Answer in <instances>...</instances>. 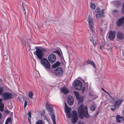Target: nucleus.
<instances>
[{
    "mask_svg": "<svg viewBox=\"0 0 124 124\" xmlns=\"http://www.w3.org/2000/svg\"><path fill=\"white\" fill-rule=\"evenodd\" d=\"M78 112L79 114V116L80 118L82 119L83 117V115L86 118L89 117L87 106H85L83 107V104H81L78 109Z\"/></svg>",
    "mask_w": 124,
    "mask_h": 124,
    "instance_id": "1",
    "label": "nucleus"
},
{
    "mask_svg": "<svg viewBox=\"0 0 124 124\" xmlns=\"http://www.w3.org/2000/svg\"><path fill=\"white\" fill-rule=\"evenodd\" d=\"M48 51L47 48L38 47L36 48L35 52L37 57L39 60H41L44 57V53Z\"/></svg>",
    "mask_w": 124,
    "mask_h": 124,
    "instance_id": "2",
    "label": "nucleus"
},
{
    "mask_svg": "<svg viewBox=\"0 0 124 124\" xmlns=\"http://www.w3.org/2000/svg\"><path fill=\"white\" fill-rule=\"evenodd\" d=\"M13 97V94L9 92H5L2 95V99L4 101L11 99Z\"/></svg>",
    "mask_w": 124,
    "mask_h": 124,
    "instance_id": "3",
    "label": "nucleus"
},
{
    "mask_svg": "<svg viewBox=\"0 0 124 124\" xmlns=\"http://www.w3.org/2000/svg\"><path fill=\"white\" fill-rule=\"evenodd\" d=\"M78 117L75 111H73L72 112V118L71 121L73 124H75L78 120Z\"/></svg>",
    "mask_w": 124,
    "mask_h": 124,
    "instance_id": "4",
    "label": "nucleus"
},
{
    "mask_svg": "<svg viewBox=\"0 0 124 124\" xmlns=\"http://www.w3.org/2000/svg\"><path fill=\"white\" fill-rule=\"evenodd\" d=\"M73 85L75 88L77 90H79L82 87L81 82L78 80H77L73 83Z\"/></svg>",
    "mask_w": 124,
    "mask_h": 124,
    "instance_id": "5",
    "label": "nucleus"
},
{
    "mask_svg": "<svg viewBox=\"0 0 124 124\" xmlns=\"http://www.w3.org/2000/svg\"><path fill=\"white\" fill-rule=\"evenodd\" d=\"M74 93L78 101V104H80V103H82L84 99V97L83 96H80L78 93L77 91H74Z\"/></svg>",
    "mask_w": 124,
    "mask_h": 124,
    "instance_id": "6",
    "label": "nucleus"
},
{
    "mask_svg": "<svg viewBox=\"0 0 124 124\" xmlns=\"http://www.w3.org/2000/svg\"><path fill=\"white\" fill-rule=\"evenodd\" d=\"M123 101V100L122 99H118L115 101L114 102V106L115 108H118L121 104Z\"/></svg>",
    "mask_w": 124,
    "mask_h": 124,
    "instance_id": "7",
    "label": "nucleus"
},
{
    "mask_svg": "<svg viewBox=\"0 0 124 124\" xmlns=\"http://www.w3.org/2000/svg\"><path fill=\"white\" fill-rule=\"evenodd\" d=\"M48 61L50 63H53L55 61L56 56L54 54H51L48 56Z\"/></svg>",
    "mask_w": 124,
    "mask_h": 124,
    "instance_id": "8",
    "label": "nucleus"
},
{
    "mask_svg": "<svg viewBox=\"0 0 124 124\" xmlns=\"http://www.w3.org/2000/svg\"><path fill=\"white\" fill-rule=\"evenodd\" d=\"M54 72L57 76L60 77L63 74V71L61 68L58 67L55 70Z\"/></svg>",
    "mask_w": 124,
    "mask_h": 124,
    "instance_id": "9",
    "label": "nucleus"
},
{
    "mask_svg": "<svg viewBox=\"0 0 124 124\" xmlns=\"http://www.w3.org/2000/svg\"><path fill=\"white\" fill-rule=\"evenodd\" d=\"M93 21V19L89 18L88 21L89 28L93 32L94 31V27Z\"/></svg>",
    "mask_w": 124,
    "mask_h": 124,
    "instance_id": "10",
    "label": "nucleus"
},
{
    "mask_svg": "<svg viewBox=\"0 0 124 124\" xmlns=\"http://www.w3.org/2000/svg\"><path fill=\"white\" fill-rule=\"evenodd\" d=\"M74 102V100L73 97L71 95H69L67 97V102L69 105H72Z\"/></svg>",
    "mask_w": 124,
    "mask_h": 124,
    "instance_id": "11",
    "label": "nucleus"
},
{
    "mask_svg": "<svg viewBox=\"0 0 124 124\" xmlns=\"http://www.w3.org/2000/svg\"><path fill=\"white\" fill-rule=\"evenodd\" d=\"M115 32L110 31L108 33V38L110 40H112L115 36Z\"/></svg>",
    "mask_w": 124,
    "mask_h": 124,
    "instance_id": "12",
    "label": "nucleus"
},
{
    "mask_svg": "<svg viewBox=\"0 0 124 124\" xmlns=\"http://www.w3.org/2000/svg\"><path fill=\"white\" fill-rule=\"evenodd\" d=\"M117 37L120 40H122L124 39V35L122 32H118L117 33Z\"/></svg>",
    "mask_w": 124,
    "mask_h": 124,
    "instance_id": "13",
    "label": "nucleus"
},
{
    "mask_svg": "<svg viewBox=\"0 0 124 124\" xmlns=\"http://www.w3.org/2000/svg\"><path fill=\"white\" fill-rule=\"evenodd\" d=\"M46 106L47 110L50 112H52L53 108L52 105L48 102H47Z\"/></svg>",
    "mask_w": 124,
    "mask_h": 124,
    "instance_id": "14",
    "label": "nucleus"
},
{
    "mask_svg": "<svg viewBox=\"0 0 124 124\" xmlns=\"http://www.w3.org/2000/svg\"><path fill=\"white\" fill-rule=\"evenodd\" d=\"M65 109L66 112V115L69 118H70L71 117V115L70 113V111L71 110V108H68L66 107L65 108Z\"/></svg>",
    "mask_w": 124,
    "mask_h": 124,
    "instance_id": "15",
    "label": "nucleus"
},
{
    "mask_svg": "<svg viewBox=\"0 0 124 124\" xmlns=\"http://www.w3.org/2000/svg\"><path fill=\"white\" fill-rule=\"evenodd\" d=\"M124 20V16L120 18L117 22V25L119 26L123 23V21Z\"/></svg>",
    "mask_w": 124,
    "mask_h": 124,
    "instance_id": "16",
    "label": "nucleus"
},
{
    "mask_svg": "<svg viewBox=\"0 0 124 124\" xmlns=\"http://www.w3.org/2000/svg\"><path fill=\"white\" fill-rule=\"evenodd\" d=\"M96 16L97 18H99L101 17H103L104 16V12L103 10H102L99 14H97Z\"/></svg>",
    "mask_w": 124,
    "mask_h": 124,
    "instance_id": "17",
    "label": "nucleus"
},
{
    "mask_svg": "<svg viewBox=\"0 0 124 124\" xmlns=\"http://www.w3.org/2000/svg\"><path fill=\"white\" fill-rule=\"evenodd\" d=\"M43 66L48 70H49L50 69V64L48 61L47 62V63L46 62Z\"/></svg>",
    "mask_w": 124,
    "mask_h": 124,
    "instance_id": "18",
    "label": "nucleus"
},
{
    "mask_svg": "<svg viewBox=\"0 0 124 124\" xmlns=\"http://www.w3.org/2000/svg\"><path fill=\"white\" fill-rule=\"evenodd\" d=\"M40 60V63L42 66L48 61L47 59L45 58H42Z\"/></svg>",
    "mask_w": 124,
    "mask_h": 124,
    "instance_id": "19",
    "label": "nucleus"
},
{
    "mask_svg": "<svg viewBox=\"0 0 124 124\" xmlns=\"http://www.w3.org/2000/svg\"><path fill=\"white\" fill-rule=\"evenodd\" d=\"M2 102V100L0 98V110L2 111H3L4 108V105Z\"/></svg>",
    "mask_w": 124,
    "mask_h": 124,
    "instance_id": "20",
    "label": "nucleus"
},
{
    "mask_svg": "<svg viewBox=\"0 0 124 124\" xmlns=\"http://www.w3.org/2000/svg\"><path fill=\"white\" fill-rule=\"evenodd\" d=\"M116 120L117 122L120 123L122 121L123 118L122 117L120 116L119 115H117L116 117Z\"/></svg>",
    "mask_w": 124,
    "mask_h": 124,
    "instance_id": "21",
    "label": "nucleus"
},
{
    "mask_svg": "<svg viewBox=\"0 0 124 124\" xmlns=\"http://www.w3.org/2000/svg\"><path fill=\"white\" fill-rule=\"evenodd\" d=\"M61 90L62 92L64 94H66L69 92V90L66 88L64 87L61 88Z\"/></svg>",
    "mask_w": 124,
    "mask_h": 124,
    "instance_id": "22",
    "label": "nucleus"
},
{
    "mask_svg": "<svg viewBox=\"0 0 124 124\" xmlns=\"http://www.w3.org/2000/svg\"><path fill=\"white\" fill-rule=\"evenodd\" d=\"M49 115L50 116L53 121L56 120L55 115L54 113L53 112H50Z\"/></svg>",
    "mask_w": 124,
    "mask_h": 124,
    "instance_id": "23",
    "label": "nucleus"
},
{
    "mask_svg": "<svg viewBox=\"0 0 124 124\" xmlns=\"http://www.w3.org/2000/svg\"><path fill=\"white\" fill-rule=\"evenodd\" d=\"M60 63L59 62H56L53 65L52 68H55L60 65Z\"/></svg>",
    "mask_w": 124,
    "mask_h": 124,
    "instance_id": "24",
    "label": "nucleus"
},
{
    "mask_svg": "<svg viewBox=\"0 0 124 124\" xmlns=\"http://www.w3.org/2000/svg\"><path fill=\"white\" fill-rule=\"evenodd\" d=\"M96 108V106L95 104H92L90 107V109L91 111H94Z\"/></svg>",
    "mask_w": 124,
    "mask_h": 124,
    "instance_id": "25",
    "label": "nucleus"
},
{
    "mask_svg": "<svg viewBox=\"0 0 124 124\" xmlns=\"http://www.w3.org/2000/svg\"><path fill=\"white\" fill-rule=\"evenodd\" d=\"M12 123L11 119L10 117H8L7 119L5 124H11Z\"/></svg>",
    "mask_w": 124,
    "mask_h": 124,
    "instance_id": "26",
    "label": "nucleus"
},
{
    "mask_svg": "<svg viewBox=\"0 0 124 124\" xmlns=\"http://www.w3.org/2000/svg\"><path fill=\"white\" fill-rule=\"evenodd\" d=\"M87 63L88 64H90L93 65L94 68H95L96 67L93 61H88L87 62Z\"/></svg>",
    "mask_w": 124,
    "mask_h": 124,
    "instance_id": "27",
    "label": "nucleus"
},
{
    "mask_svg": "<svg viewBox=\"0 0 124 124\" xmlns=\"http://www.w3.org/2000/svg\"><path fill=\"white\" fill-rule=\"evenodd\" d=\"M28 119L29 121L30 122V124H31V121L30 120L31 118V113L30 111H28Z\"/></svg>",
    "mask_w": 124,
    "mask_h": 124,
    "instance_id": "28",
    "label": "nucleus"
},
{
    "mask_svg": "<svg viewBox=\"0 0 124 124\" xmlns=\"http://www.w3.org/2000/svg\"><path fill=\"white\" fill-rule=\"evenodd\" d=\"M35 124H43V122L42 120H39L36 122Z\"/></svg>",
    "mask_w": 124,
    "mask_h": 124,
    "instance_id": "29",
    "label": "nucleus"
},
{
    "mask_svg": "<svg viewBox=\"0 0 124 124\" xmlns=\"http://www.w3.org/2000/svg\"><path fill=\"white\" fill-rule=\"evenodd\" d=\"M90 7L93 9L94 10L95 9V5L94 3H91L90 4Z\"/></svg>",
    "mask_w": 124,
    "mask_h": 124,
    "instance_id": "30",
    "label": "nucleus"
},
{
    "mask_svg": "<svg viewBox=\"0 0 124 124\" xmlns=\"http://www.w3.org/2000/svg\"><path fill=\"white\" fill-rule=\"evenodd\" d=\"M33 94L31 91L29 92L28 96L30 98H31L32 97Z\"/></svg>",
    "mask_w": 124,
    "mask_h": 124,
    "instance_id": "31",
    "label": "nucleus"
},
{
    "mask_svg": "<svg viewBox=\"0 0 124 124\" xmlns=\"http://www.w3.org/2000/svg\"><path fill=\"white\" fill-rule=\"evenodd\" d=\"M22 9L23 11V13L25 15L26 14V13L25 11V9L24 8V7L23 6V5H22Z\"/></svg>",
    "mask_w": 124,
    "mask_h": 124,
    "instance_id": "32",
    "label": "nucleus"
},
{
    "mask_svg": "<svg viewBox=\"0 0 124 124\" xmlns=\"http://www.w3.org/2000/svg\"><path fill=\"white\" fill-rule=\"evenodd\" d=\"M100 9L99 8H97L95 10V12L96 13H100L101 11H100Z\"/></svg>",
    "mask_w": 124,
    "mask_h": 124,
    "instance_id": "33",
    "label": "nucleus"
},
{
    "mask_svg": "<svg viewBox=\"0 0 124 124\" xmlns=\"http://www.w3.org/2000/svg\"><path fill=\"white\" fill-rule=\"evenodd\" d=\"M105 28H104L102 27H101L100 29V33H102L104 31Z\"/></svg>",
    "mask_w": 124,
    "mask_h": 124,
    "instance_id": "34",
    "label": "nucleus"
},
{
    "mask_svg": "<svg viewBox=\"0 0 124 124\" xmlns=\"http://www.w3.org/2000/svg\"><path fill=\"white\" fill-rule=\"evenodd\" d=\"M4 89L3 87H0V95H1V94L3 92Z\"/></svg>",
    "mask_w": 124,
    "mask_h": 124,
    "instance_id": "35",
    "label": "nucleus"
},
{
    "mask_svg": "<svg viewBox=\"0 0 124 124\" xmlns=\"http://www.w3.org/2000/svg\"><path fill=\"white\" fill-rule=\"evenodd\" d=\"M88 83H85L84 84V87H85V88L87 89L88 88Z\"/></svg>",
    "mask_w": 124,
    "mask_h": 124,
    "instance_id": "36",
    "label": "nucleus"
},
{
    "mask_svg": "<svg viewBox=\"0 0 124 124\" xmlns=\"http://www.w3.org/2000/svg\"><path fill=\"white\" fill-rule=\"evenodd\" d=\"M121 12L123 13H124V3L123 4L122 9L121 11Z\"/></svg>",
    "mask_w": 124,
    "mask_h": 124,
    "instance_id": "37",
    "label": "nucleus"
},
{
    "mask_svg": "<svg viewBox=\"0 0 124 124\" xmlns=\"http://www.w3.org/2000/svg\"><path fill=\"white\" fill-rule=\"evenodd\" d=\"M87 89V88H85V87H83L82 90V93H84V91H85L86 89Z\"/></svg>",
    "mask_w": 124,
    "mask_h": 124,
    "instance_id": "38",
    "label": "nucleus"
},
{
    "mask_svg": "<svg viewBox=\"0 0 124 124\" xmlns=\"http://www.w3.org/2000/svg\"><path fill=\"white\" fill-rule=\"evenodd\" d=\"M112 11L113 13H116L118 12V11L116 9H115L113 10Z\"/></svg>",
    "mask_w": 124,
    "mask_h": 124,
    "instance_id": "39",
    "label": "nucleus"
},
{
    "mask_svg": "<svg viewBox=\"0 0 124 124\" xmlns=\"http://www.w3.org/2000/svg\"><path fill=\"white\" fill-rule=\"evenodd\" d=\"M27 105V102L26 101H25L24 102V108H25L26 107Z\"/></svg>",
    "mask_w": 124,
    "mask_h": 124,
    "instance_id": "40",
    "label": "nucleus"
},
{
    "mask_svg": "<svg viewBox=\"0 0 124 124\" xmlns=\"http://www.w3.org/2000/svg\"><path fill=\"white\" fill-rule=\"evenodd\" d=\"M78 124H84V123L81 121H79Z\"/></svg>",
    "mask_w": 124,
    "mask_h": 124,
    "instance_id": "41",
    "label": "nucleus"
},
{
    "mask_svg": "<svg viewBox=\"0 0 124 124\" xmlns=\"http://www.w3.org/2000/svg\"><path fill=\"white\" fill-rule=\"evenodd\" d=\"M53 124H56V120H53Z\"/></svg>",
    "mask_w": 124,
    "mask_h": 124,
    "instance_id": "42",
    "label": "nucleus"
},
{
    "mask_svg": "<svg viewBox=\"0 0 124 124\" xmlns=\"http://www.w3.org/2000/svg\"><path fill=\"white\" fill-rule=\"evenodd\" d=\"M65 108L66 107H68V106L66 104V102H65Z\"/></svg>",
    "mask_w": 124,
    "mask_h": 124,
    "instance_id": "43",
    "label": "nucleus"
},
{
    "mask_svg": "<svg viewBox=\"0 0 124 124\" xmlns=\"http://www.w3.org/2000/svg\"><path fill=\"white\" fill-rule=\"evenodd\" d=\"M116 108H111V110L112 111H114Z\"/></svg>",
    "mask_w": 124,
    "mask_h": 124,
    "instance_id": "44",
    "label": "nucleus"
},
{
    "mask_svg": "<svg viewBox=\"0 0 124 124\" xmlns=\"http://www.w3.org/2000/svg\"><path fill=\"white\" fill-rule=\"evenodd\" d=\"M100 49H101V50H103L102 46H101V45H100Z\"/></svg>",
    "mask_w": 124,
    "mask_h": 124,
    "instance_id": "45",
    "label": "nucleus"
},
{
    "mask_svg": "<svg viewBox=\"0 0 124 124\" xmlns=\"http://www.w3.org/2000/svg\"><path fill=\"white\" fill-rule=\"evenodd\" d=\"M3 123V121H0V124H2Z\"/></svg>",
    "mask_w": 124,
    "mask_h": 124,
    "instance_id": "46",
    "label": "nucleus"
},
{
    "mask_svg": "<svg viewBox=\"0 0 124 124\" xmlns=\"http://www.w3.org/2000/svg\"><path fill=\"white\" fill-rule=\"evenodd\" d=\"M107 94L109 95V96L110 97H111V98H112V97H111V96L110 94H109V93H107Z\"/></svg>",
    "mask_w": 124,
    "mask_h": 124,
    "instance_id": "47",
    "label": "nucleus"
},
{
    "mask_svg": "<svg viewBox=\"0 0 124 124\" xmlns=\"http://www.w3.org/2000/svg\"><path fill=\"white\" fill-rule=\"evenodd\" d=\"M2 117V115L0 112V119Z\"/></svg>",
    "mask_w": 124,
    "mask_h": 124,
    "instance_id": "48",
    "label": "nucleus"
},
{
    "mask_svg": "<svg viewBox=\"0 0 124 124\" xmlns=\"http://www.w3.org/2000/svg\"><path fill=\"white\" fill-rule=\"evenodd\" d=\"M122 114L123 115H124V109L122 111Z\"/></svg>",
    "mask_w": 124,
    "mask_h": 124,
    "instance_id": "49",
    "label": "nucleus"
},
{
    "mask_svg": "<svg viewBox=\"0 0 124 124\" xmlns=\"http://www.w3.org/2000/svg\"><path fill=\"white\" fill-rule=\"evenodd\" d=\"M101 89H102L103 91L104 92H105V91H105V89H103V88H102Z\"/></svg>",
    "mask_w": 124,
    "mask_h": 124,
    "instance_id": "50",
    "label": "nucleus"
},
{
    "mask_svg": "<svg viewBox=\"0 0 124 124\" xmlns=\"http://www.w3.org/2000/svg\"><path fill=\"white\" fill-rule=\"evenodd\" d=\"M117 3H118V5H119V4H120V3L118 1H117Z\"/></svg>",
    "mask_w": 124,
    "mask_h": 124,
    "instance_id": "51",
    "label": "nucleus"
},
{
    "mask_svg": "<svg viewBox=\"0 0 124 124\" xmlns=\"http://www.w3.org/2000/svg\"><path fill=\"white\" fill-rule=\"evenodd\" d=\"M105 92L107 93H108V92H107V91H105Z\"/></svg>",
    "mask_w": 124,
    "mask_h": 124,
    "instance_id": "52",
    "label": "nucleus"
},
{
    "mask_svg": "<svg viewBox=\"0 0 124 124\" xmlns=\"http://www.w3.org/2000/svg\"><path fill=\"white\" fill-rule=\"evenodd\" d=\"M123 56L124 57V52H123Z\"/></svg>",
    "mask_w": 124,
    "mask_h": 124,
    "instance_id": "53",
    "label": "nucleus"
},
{
    "mask_svg": "<svg viewBox=\"0 0 124 124\" xmlns=\"http://www.w3.org/2000/svg\"><path fill=\"white\" fill-rule=\"evenodd\" d=\"M44 119H47V118L46 117H45V118H44Z\"/></svg>",
    "mask_w": 124,
    "mask_h": 124,
    "instance_id": "54",
    "label": "nucleus"
},
{
    "mask_svg": "<svg viewBox=\"0 0 124 124\" xmlns=\"http://www.w3.org/2000/svg\"><path fill=\"white\" fill-rule=\"evenodd\" d=\"M108 49H110V48H108Z\"/></svg>",
    "mask_w": 124,
    "mask_h": 124,
    "instance_id": "55",
    "label": "nucleus"
},
{
    "mask_svg": "<svg viewBox=\"0 0 124 124\" xmlns=\"http://www.w3.org/2000/svg\"><path fill=\"white\" fill-rule=\"evenodd\" d=\"M123 121H124V119H123Z\"/></svg>",
    "mask_w": 124,
    "mask_h": 124,
    "instance_id": "56",
    "label": "nucleus"
}]
</instances>
